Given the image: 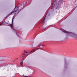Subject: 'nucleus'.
Listing matches in <instances>:
<instances>
[{"instance_id":"f257e3e1","label":"nucleus","mask_w":77,"mask_h":77,"mask_svg":"<svg viewBox=\"0 0 77 77\" xmlns=\"http://www.w3.org/2000/svg\"><path fill=\"white\" fill-rule=\"evenodd\" d=\"M18 10V7H16L13 11L12 12V13H14V12H17V11Z\"/></svg>"},{"instance_id":"f03ea898","label":"nucleus","mask_w":77,"mask_h":77,"mask_svg":"<svg viewBox=\"0 0 77 77\" xmlns=\"http://www.w3.org/2000/svg\"><path fill=\"white\" fill-rule=\"evenodd\" d=\"M63 1H64V0H58V1L57 0L55 2H56L57 3H58L59 2L60 5V4H62V3L63 2Z\"/></svg>"},{"instance_id":"7ed1b4c3","label":"nucleus","mask_w":77,"mask_h":77,"mask_svg":"<svg viewBox=\"0 0 77 77\" xmlns=\"http://www.w3.org/2000/svg\"><path fill=\"white\" fill-rule=\"evenodd\" d=\"M74 37L75 38H77V35H74Z\"/></svg>"},{"instance_id":"20e7f679","label":"nucleus","mask_w":77,"mask_h":77,"mask_svg":"<svg viewBox=\"0 0 77 77\" xmlns=\"http://www.w3.org/2000/svg\"><path fill=\"white\" fill-rule=\"evenodd\" d=\"M23 61H22L21 63H20V65L22 66H23Z\"/></svg>"},{"instance_id":"39448f33","label":"nucleus","mask_w":77,"mask_h":77,"mask_svg":"<svg viewBox=\"0 0 77 77\" xmlns=\"http://www.w3.org/2000/svg\"><path fill=\"white\" fill-rule=\"evenodd\" d=\"M33 52H35V49H33L32 51H31L30 53H33Z\"/></svg>"},{"instance_id":"423d86ee","label":"nucleus","mask_w":77,"mask_h":77,"mask_svg":"<svg viewBox=\"0 0 77 77\" xmlns=\"http://www.w3.org/2000/svg\"><path fill=\"white\" fill-rule=\"evenodd\" d=\"M15 18V17H13L12 18V23H13V20H14V19Z\"/></svg>"},{"instance_id":"0eeeda50","label":"nucleus","mask_w":77,"mask_h":77,"mask_svg":"<svg viewBox=\"0 0 77 77\" xmlns=\"http://www.w3.org/2000/svg\"><path fill=\"white\" fill-rule=\"evenodd\" d=\"M66 60H65V63H66Z\"/></svg>"},{"instance_id":"6e6552de","label":"nucleus","mask_w":77,"mask_h":77,"mask_svg":"<svg viewBox=\"0 0 77 77\" xmlns=\"http://www.w3.org/2000/svg\"><path fill=\"white\" fill-rule=\"evenodd\" d=\"M58 3V4H57V6H59V3Z\"/></svg>"},{"instance_id":"1a4fd4ad","label":"nucleus","mask_w":77,"mask_h":77,"mask_svg":"<svg viewBox=\"0 0 77 77\" xmlns=\"http://www.w3.org/2000/svg\"><path fill=\"white\" fill-rule=\"evenodd\" d=\"M18 58L16 59V60H18Z\"/></svg>"},{"instance_id":"9d476101","label":"nucleus","mask_w":77,"mask_h":77,"mask_svg":"<svg viewBox=\"0 0 77 77\" xmlns=\"http://www.w3.org/2000/svg\"><path fill=\"white\" fill-rule=\"evenodd\" d=\"M44 20H45V19L43 20V22H44Z\"/></svg>"},{"instance_id":"9b49d317","label":"nucleus","mask_w":77,"mask_h":77,"mask_svg":"<svg viewBox=\"0 0 77 77\" xmlns=\"http://www.w3.org/2000/svg\"><path fill=\"white\" fill-rule=\"evenodd\" d=\"M24 52H25V53H27V52H26L25 51H24Z\"/></svg>"},{"instance_id":"f8f14e48","label":"nucleus","mask_w":77,"mask_h":77,"mask_svg":"<svg viewBox=\"0 0 77 77\" xmlns=\"http://www.w3.org/2000/svg\"><path fill=\"white\" fill-rule=\"evenodd\" d=\"M41 47V46H39L38 47Z\"/></svg>"},{"instance_id":"ddd939ff","label":"nucleus","mask_w":77,"mask_h":77,"mask_svg":"<svg viewBox=\"0 0 77 77\" xmlns=\"http://www.w3.org/2000/svg\"><path fill=\"white\" fill-rule=\"evenodd\" d=\"M42 45H41V46H42Z\"/></svg>"},{"instance_id":"4468645a","label":"nucleus","mask_w":77,"mask_h":77,"mask_svg":"<svg viewBox=\"0 0 77 77\" xmlns=\"http://www.w3.org/2000/svg\"><path fill=\"white\" fill-rule=\"evenodd\" d=\"M8 71H9V70H8Z\"/></svg>"},{"instance_id":"2eb2a0df","label":"nucleus","mask_w":77,"mask_h":77,"mask_svg":"<svg viewBox=\"0 0 77 77\" xmlns=\"http://www.w3.org/2000/svg\"><path fill=\"white\" fill-rule=\"evenodd\" d=\"M0 26H1V25H0Z\"/></svg>"}]
</instances>
